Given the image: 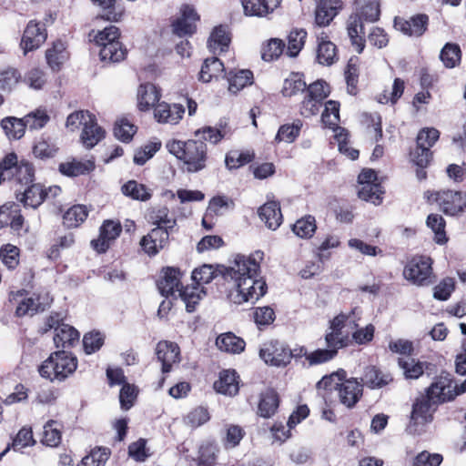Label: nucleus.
<instances>
[{"instance_id": "cd10ccee", "label": "nucleus", "mask_w": 466, "mask_h": 466, "mask_svg": "<svg viewBox=\"0 0 466 466\" xmlns=\"http://www.w3.org/2000/svg\"><path fill=\"white\" fill-rule=\"evenodd\" d=\"M160 98L157 86L151 83L139 86L137 91V107L140 111H148Z\"/></svg>"}, {"instance_id": "8fccbe9b", "label": "nucleus", "mask_w": 466, "mask_h": 466, "mask_svg": "<svg viewBox=\"0 0 466 466\" xmlns=\"http://www.w3.org/2000/svg\"><path fill=\"white\" fill-rule=\"evenodd\" d=\"M383 193L380 183H368L360 186L358 194L361 199L378 205L381 202Z\"/></svg>"}, {"instance_id": "3c124183", "label": "nucleus", "mask_w": 466, "mask_h": 466, "mask_svg": "<svg viewBox=\"0 0 466 466\" xmlns=\"http://www.w3.org/2000/svg\"><path fill=\"white\" fill-rule=\"evenodd\" d=\"M306 37L307 32L303 29H295L289 33L287 50L289 56L295 57L299 55L305 44Z\"/></svg>"}, {"instance_id": "774afa93", "label": "nucleus", "mask_w": 466, "mask_h": 466, "mask_svg": "<svg viewBox=\"0 0 466 466\" xmlns=\"http://www.w3.org/2000/svg\"><path fill=\"white\" fill-rule=\"evenodd\" d=\"M19 249L14 245L6 244L0 249V258L9 269H14L19 263Z\"/></svg>"}, {"instance_id": "0eeeda50", "label": "nucleus", "mask_w": 466, "mask_h": 466, "mask_svg": "<svg viewBox=\"0 0 466 466\" xmlns=\"http://www.w3.org/2000/svg\"><path fill=\"white\" fill-rule=\"evenodd\" d=\"M5 180H15L28 187L34 180V168L28 161L18 162L15 153L7 154L0 162V184Z\"/></svg>"}, {"instance_id": "72a5a7b5", "label": "nucleus", "mask_w": 466, "mask_h": 466, "mask_svg": "<svg viewBox=\"0 0 466 466\" xmlns=\"http://www.w3.org/2000/svg\"><path fill=\"white\" fill-rule=\"evenodd\" d=\"M228 91L238 93L253 83V73L248 69L230 71L228 75Z\"/></svg>"}, {"instance_id": "4be33fe9", "label": "nucleus", "mask_w": 466, "mask_h": 466, "mask_svg": "<svg viewBox=\"0 0 466 466\" xmlns=\"http://www.w3.org/2000/svg\"><path fill=\"white\" fill-rule=\"evenodd\" d=\"M340 0H320L315 12V22L319 26H326L337 15L341 8Z\"/></svg>"}, {"instance_id": "f03ea898", "label": "nucleus", "mask_w": 466, "mask_h": 466, "mask_svg": "<svg viewBox=\"0 0 466 466\" xmlns=\"http://www.w3.org/2000/svg\"><path fill=\"white\" fill-rule=\"evenodd\" d=\"M182 272L179 268L167 267L161 270L160 279L157 281V289L166 298H180L186 305L188 312L195 310L196 305L203 298L205 293L198 287H182Z\"/></svg>"}, {"instance_id": "9b49d317", "label": "nucleus", "mask_w": 466, "mask_h": 466, "mask_svg": "<svg viewBox=\"0 0 466 466\" xmlns=\"http://www.w3.org/2000/svg\"><path fill=\"white\" fill-rule=\"evenodd\" d=\"M26 291L20 289L9 294L10 301L17 302L15 315L18 318H32L35 314L45 310L48 303V298H43L41 295L33 294L31 297L24 298Z\"/></svg>"}, {"instance_id": "c756f323", "label": "nucleus", "mask_w": 466, "mask_h": 466, "mask_svg": "<svg viewBox=\"0 0 466 466\" xmlns=\"http://www.w3.org/2000/svg\"><path fill=\"white\" fill-rule=\"evenodd\" d=\"M95 168V163L92 160L79 161L75 158L63 162L59 165V171L66 177H78L91 172Z\"/></svg>"}, {"instance_id": "603ef678", "label": "nucleus", "mask_w": 466, "mask_h": 466, "mask_svg": "<svg viewBox=\"0 0 466 466\" xmlns=\"http://www.w3.org/2000/svg\"><path fill=\"white\" fill-rule=\"evenodd\" d=\"M405 88V82L400 78H395L390 91L385 89L383 93L379 96V102L381 104L391 103L396 104L399 98L402 96Z\"/></svg>"}, {"instance_id": "f8f14e48", "label": "nucleus", "mask_w": 466, "mask_h": 466, "mask_svg": "<svg viewBox=\"0 0 466 466\" xmlns=\"http://www.w3.org/2000/svg\"><path fill=\"white\" fill-rule=\"evenodd\" d=\"M461 391V385L453 384L450 375L438 377L427 390L426 396L431 400V402L437 405L445 401L453 400L457 395L464 393Z\"/></svg>"}, {"instance_id": "6ab92c4d", "label": "nucleus", "mask_w": 466, "mask_h": 466, "mask_svg": "<svg viewBox=\"0 0 466 466\" xmlns=\"http://www.w3.org/2000/svg\"><path fill=\"white\" fill-rule=\"evenodd\" d=\"M198 19L199 16L192 6H182L181 17L177 18L172 25L174 34L180 37L191 35L196 30V22Z\"/></svg>"}, {"instance_id": "a18cd8bd", "label": "nucleus", "mask_w": 466, "mask_h": 466, "mask_svg": "<svg viewBox=\"0 0 466 466\" xmlns=\"http://www.w3.org/2000/svg\"><path fill=\"white\" fill-rule=\"evenodd\" d=\"M219 449L215 442L207 441L203 443L198 451V466H213L217 460Z\"/></svg>"}, {"instance_id": "1a4fd4ad", "label": "nucleus", "mask_w": 466, "mask_h": 466, "mask_svg": "<svg viewBox=\"0 0 466 466\" xmlns=\"http://www.w3.org/2000/svg\"><path fill=\"white\" fill-rule=\"evenodd\" d=\"M329 85L323 80H317L309 84L300 103V115L304 117L317 115L322 106L323 100L329 95Z\"/></svg>"}, {"instance_id": "423d86ee", "label": "nucleus", "mask_w": 466, "mask_h": 466, "mask_svg": "<svg viewBox=\"0 0 466 466\" xmlns=\"http://www.w3.org/2000/svg\"><path fill=\"white\" fill-rule=\"evenodd\" d=\"M77 368V359L71 352L58 350L41 364L38 369L41 377L50 381H64L74 374Z\"/></svg>"}, {"instance_id": "b1692460", "label": "nucleus", "mask_w": 466, "mask_h": 466, "mask_svg": "<svg viewBox=\"0 0 466 466\" xmlns=\"http://www.w3.org/2000/svg\"><path fill=\"white\" fill-rule=\"evenodd\" d=\"M436 403L426 395L421 396L413 404L411 420L415 424H425L432 420L433 412L436 410Z\"/></svg>"}, {"instance_id": "473e14b6", "label": "nucleus", "mask_w": 466, "mask_h": 466, "mask_svg": "<svg viewBox=\"0 0 466 466\" xmlns=\"http://www.w3.org/2000/svg\"><path fill=\"white\" fill-rule=\"evenodd\" d=\"M68 54L65 44L61 40L53 43L52 47L46 52V58L48 66L54 71L60 69L61 65L67 59Z\"/></svg>"}, {"instance_id": "0e129e2a", "label": "nucleus", "mask_w": 466, "mask_h": 466, "mask_svg": "<svg viewBox=\"0 0 466 466\" xmlns=\"http://www.w3.org/2000/svg\"><path fill=\"white\" fill-rule=\"evenodd\" d=\"M245 435L244 430L238 425H228L226 428L223 445L226 449L237 447Z\"/></svg>"}, {"instance_id": "c85d7f7f", "label": "nucleus", "mask_w": 466, "mask_h": 466, "mask_svg": "<svg viewBox=\"0 0 466 466\" xmlns=\"http://www.w3.org/2000/svg\"><path fill=\"white\" fill-rule=\"evenodd\" d=\"M316 59L322 66H331L338 60L337 47L327 37H318Z\"/></svg>"}, {"instance_id": "aec40b11", "label": "nucleus", "mask_w": 466, "mask_h": 466, "mask_svg": "<svg viewBox=\"0 0 466 466\" xmlns=\"http://www.w3.org/2000/svg\"><path fill=\"white\" fill-rule=\"evenodd\" d=\"M157 360L162 363V371L169 372L173 364L180 361L179 347L173 342L160 341L156 348Z\"/></svg>"}, {"instance_id": "412c9836", "label": "nucleus", "mask_w": 466, "mask_h": 466, "mask_svg": "<svg viewBox=\"0 0 466 466\" xmlns=\"http://www.w3.org/2000/svg\"><path fill=\"white\" fill-rule=\"evenodd\" d=\"M428 20L426 15H417L410 20L397 17L394 20V26L409 36H420L426 31Z\"/></svg>"}, {"instance_id": "49530a36", "label": "nucleus", "mask_w": 466, "mask_h": 466, "mask_svg": "<svg viewBox=\"0 0 466 466\" xmlns=\"http://www.w3.org/2000/svg\"><path fill=\"white\" fill-rule=\"evenodd\" d=\"M302 122L299 119L295 120L291 125H283L279 128L275 140L292 143L299 137Z\"/></svg>"}, {"instance_id": "e433bc0d", "label": "nucleus", "mask_w": 466, "mask_h": 466, "mask_svg": "<svg viewBox=\"0 0 466 466\" xmlns=\"http://www.w3.org/2000/svg\"><path fill=\"white\" fill-rule=\"evenodd\" d=\"M308 86L299 73H290L285 78L282 86V95L287 97L297 96L300 92L307 91Z\"/></svg>"}, {"instance_id": "c03bdc74", "label": "nucleus", "mask_w": 466, "mask_h": 466, "mask_svg": "<svg viewBox=\"0 0 466 466\" xmlns=\"http://www.w3.org/2000/svg\"><path fill=\"white\" fill-rule=\"evenodd\" d=\"M399 366L402 370L406 379H418L425 370V363L417 361L414 359H399Z\"/></svg>"}, {"instance_id": "052dcab7", "label": "nucleus", "mask_w": 466, "mask_h": 466, "mask_svg": "<svg viewBox=\"0 0 466 466\" xmlns=\"http://www.w3.org/2000/svg\"><path fill=\"white\" fill-rule=\"evenodd\" d=\"M427 225L435 233V241L438 244H444L447 241L445 235V220L439 214H431L427 218Z\"/></svg>"}, {"instance_id": "4d7b16f0", "label": "nucleus", "mask_w": 466, "mask_h": 466, "mask_svg": "<svg viewBox=\"0 0 466 466\" xmlns=\"http://www.w3.org/2000/svg\"><path fill=\"white\" fill-rule=\"evenodd\" d=\"M285 44L279 38H271L262 47L261 56L265 61L278 59L284 51Z\"/></svg>"}, {"instance_id": "f257e3e1", "label": "nucleus", "mask_w": 466, "mask_h": 466, "mask_svg": "<svg viewBox=\"0 0 466 466\" xmlns=\"http://www.w3.org/2000/svg\"><path fill=\"white\" fill-rule=\"evenodd\" d=\"M263 252L257 251L253 257L238 255L232 264L226 268L224 279L228 283V299L234 304H242L258 299L266 293V282L258 279L259 263Z\"/></svg>"}, {"instance_id": "58836bf2", "label": "nucleus", "mask_w": 466, "mask_h": 466, "mask_svg": "<svg viewBox=\"0 0 466 466\" xmlns=\"http://www.w3.org/2000/svg\"><path fill=\"white\" fill-rule=\"evenodd\" d=\"M216 343L220 350L231 353H240L244 350L246 345L241 338L231 332L219 336Z\"/></svg>"}, {"instance_id": "6e6552de", "label": "nucleus", "mask_w": 466, "mask_h": 466, "mask_svg": "<svg viewBox=\"0 0 466 466\" xmlns=\"http://www.w3.org/2000/svg\"><path fill=\"white\" fill-rule=\"evenodd\" d=\"M305 353V348L299 349V353L292 352L291 350L283 342L279 340H269L261 346L259 357L268 365L274 367H285L293 358L302 357Z\"/></svg>"}, {"instance_id": "7c9ffc66", "label": "nucleus", "mask_w": 466, "mask_h": 466, "mask_svg": "<svg viewBox=\"0 0 466 466\" xmlns=\"http://www.w3.org/2000/svg\"><path fill=\"white\" fill-rule=\"evenodd\" d=\"M362 381L371 389H379L392 381L390 373L384 372L374 366L367 367L364 371Z\"/></svg>"}, {"instance_id": "7ed1b4c3", "label": "nucleus", "mask_w": 466, "mask_h": 466, "mask_svg": "<svg viewBox=\"0 0 466 466\" xmlns=\"http://www.w3.org/2000/svg\"><path fill=\"white\" fill-rule=\"evenodd\" d=\"M170 154L182 161L187 173H198L208 167L209 156L207 144L200 139H172L166 144Z\"/></svg>"}, {"instance_id": "de8ad7c7", "label": "nucleus", "mask_w": 466, "mask_h": 466, "mask_svg": "<svg viewBox=\"0 0 466 466\" xmlns=\"http://www.w3.org/2000/svg\"><path fill=\"white\" fill-rule=\"evenodd\" d=\"M314 217L308 215L296 221L292 227L293 232L301 238H309L316 230Z\"/></svg>"}, {"instance_id": "39448f33", "label": "nucleus", "mask_w": 466, "mask_h": 466, "mask_svg": "<svg viewBox=\"0 0 466 466\" xmlns=\"http://www.w3.org/2000/svg\"><path fill=\"white\" fill-rule=\"evenodd\" d=\"M346 372L339 370L329 376H324L318 383L319 388L338 390L339 401L347 408H352L362 395L363 384L357 379L346 380Z\"/></svg>"}, {"instance_id": "864d4df0", "label": "nucleus", "mask_w": 466, "mask_h": 466, "mask_svg": "<svg viewBox=\"0 0 466 466\" xmlns=\"http://www.w3.org/2000/svg\"><path fill=\"white\" fill-rule=\"evenodd\" d=\"M23 118L25 127L29 129L35 130L43 128L50 119L46 110L43 108H37L25 116Z\"/></svg>"}, {"instance_id": "20e7f679", "label": "nucleus", "mask_w": 466, "mask_h": 466, "mask_svg": "<svg viewBox=\"0 0 466 466\" xmlns=\"http://www.w3.org/2000/svg\"><path fill=\"white\" fill-rule=\"evenodd\" d=\"M356 13L350 16L348 21V35L356 51L361 53L364 49V28L362 19L369 22H375L379 19L380 0H356Z\"/></svg>"}, {"instance_id": "79ce46f5", "label": "nucleus", "mask_w": 466, "mask_h": 466, "mask_svg": "<svg viewBox=\"0 0 466 466\" xmlns=\"http://www.w3.org/2000/svg\"><path fill=\"white\" fill-rule=\"evenodd\" d=\"M230 42V37L223 26L216 27L210 35L208 41V48L211 52H224Z\"/></svg>"}, {"instance_id": "5fc2aeb1", "label": "nucleus", "mask_w": 466, "mask_h": 466, "mask_svg": "<svg viewBox=\"0 0 466 466\" xmlns=\"http://www.w3.org/2000/svg\"><path fill=\"white\" fill-rule=\"evenodd\" d=\"M110 451L106 448H96L84 457L77 466H104L108 460Z\"/></svg>"}, {"instance_id": "393cba45", "label": "nucleus", "mask_w": 466, "mask_h": 466, "mask_svg": "<svg viewBox=\"0 0 466 466\" xmlns=\"http://www.w3.org/2000/svg\"><path fill=\"white\" fill-rule=\"evenodd\" d=\"M46 198H48V193L40 184H33L28 186L24 192H16V199L25 207L32 208L39 207Z\"/></svg>"}, {"instance_id": "a211bd4d", "label": "nucleus", "mask_w": 466, "mask_h": 466, "mask_svg": "<svg viewBox=\"0 0 466 466\" xmlns=\"http://www.w3.org/2000/svg\"><path fill=\"white\" fill-rule=\"evenodd\" d=\"M185 113V108L180 104L157 103L154 108V117L161 124L176 125Z\"/></svg>"}, {"instance_id": "a878e982", "label": "nucleus", "mask_w": 466, "mask_h": 466, "mask_svg": "<svg viewBox=\"0 0 466 466\" xmlns=\"http://www.w3.org/2000/svg\"><path fill=\"white\" fill-rule=\"evenodd\" d=\"M214 389L217 392L234 396L238 392V380L235 370H223L219 374V379L215 381Z\"/></svg>"}, {"instance_id": "9d476101", "label": "nucleus", "mask_w": 466, "mask_h": 466, "mask_svg": "<svg viewBox=\"0 0 466 466\" xmlns=\"http://www.w3.org/2000/svg\"><path fill=\"white\" fill-rule=\"evenodd\" d=\"M431 259L424 256H417L407 262L403 269V277L417 286H428L432 282Z\"/></svg>"}, {"instance_id": "e2e57ef3", "label": "nucleus", "mask_w": 466, "mask_h": 466, "mask_svg": "<svg viewBox=\"0 0 466 466\" xmlns=\"http://www.w3.org/2000/svg\"><path fill=\"white\" fill-rule=\"evenodd\" d=\"M440 57L446 67H454L461 59V49L454 44H446L442 48Z\"/></svg>"}, {"instance_id": "680f3d73", "label": "nucleus", "mask_w": 466, "mask_h": 466, "mask_svg": "<svg viewBox=\"0 0 466 466\" xmlns=\"http://www.w3.org/2000/svg\"><path fill=\"white\" fill-rule=\"evenodd\" d=\"M119 35V29L115 25H110L104 30L98 31L94 36V42L102 48L113 42H118Z\"/></svg>"}, {"instance_id": "5701e85b", "label": "nucleus", "mask_w": 466, "mask_h": 466, "mask_svg": "<svg viewBox=\"0 0 466 466\" xmlns=\"http://www.w3.org/2000/svg\"><path fill=\"white\" fill-rule=\"evenodd\" d=\"M330 331L325 336L327 347L335 350L346 347L350 341V330L344 325V322H331Z\"/></svg>"}, {"instance_id": "c9c22d12", "label": "nucleus", "mask_w": 466, "mask_h": 466, "mask_svg": "<svg viewBox=\"0 0 466 466\" xmlns=\"http://www.w3.org/2000/svg\"><path fill=\"white\" fill-rule=\"evenodd\" d=\"M104 130L97 126L96 118L92 115V120L87 121L83 127L81 140L85 147L91 148L104 137Z\"/></svg>"}, {"instance_id": "4468645a", "label": "nucleus", "mask_w": 466, "mask_h": 466, "mask_svg": "<svg viewBox=\"0 0 466 466\" xmlns=\"http://www.w3.org/2000/svg\"><path fill=\"white\" fill-rule=\"evenodd\" d=\"M169 234L167 228L156 227L141 238L140 246L148 256H155L167 246Z\"/></svg>"}, {"instance_id": "338daca9", "label": "nucleus", "mask_w": 466, "mask_h": 466, "mask_svg": "<svg viewBox=\"0 0 466 466\" xmlns=\"http://www.w3.org/2000/svg\"><path fill=\"white\" fill-rule=\"evenodd\" d=\"M244 14L249 16H265L271 11L262 0H241Z\"/></svg>"}, {"instance_id": "69168bd1", "label": "nucleus", "mask_w": 466, "mask_h": 466, "mask_svg": "<svg viewBox=\"0 0 466 466\" xmlns=\"http://www.w3.org/2000/svg\"><path fill=\"white\" fill-rule=\"evenodd\" d=\"M254 155L249 152L230 151L227 154L225 163L228 169L238 168L252 161Z\"/></svg>"}, {"instance_id": "f3484780", "label": "nucleus", "mask_w": 466, "mask_h": 466, "mask_svg": "<svg viewBox=\"0 0 466 466\" xmlns=\"http://www.w3.org/2000/svg\"><path fill=\"white\" fill-rule=\"evenodd\" d=\"M50 325L54 329V343L56 348H71L79 342L80 333L73 326L66 322H53Z\"/></svg>"}, {"instance_id": "bf43d9fd", "label": "nucleus", "mask_w": 466, "mask_h": 466, "mask_svg": "<svg viewBox=\"0 0 466 466\" xmlns=\"http://www.w3.org/2000/svg\"><path fill=\"white\" fill-rule=\"evenodd\" d=\"M122 192L133 199L147 200L150 198L151 194L147 191V187L137 183L135 180H130L122 187Z\"/></svg>"}, {"instance_id": "ddd939ff", "label": "nucleus", "mask_w": 466, "mask_h": 466, "mask_svg": "<svg viewBox=\"0 0 466 466\" xmlns=\"http://www.w3.org/2000/svg\"><path fill=\"white\" fill-rule=\"evenodd\" d=\"M441 209L447 215L454 216L466 207V193L462 191L442 190L435 198Z\"/></svg>"}, {"instance_id": "4c0bfd02", "label": "nucleus", "mask_w": 466, "mask_h": 466, "mask_svg": "<svg viewBox=\"0 0 466 466\" xmlns=\"http://www.w3.org/2000/svg\"><path fill=\"white\" fill-rule=\"evenodd\" d=\"M1 127L3 128L8 139H20L25 131V124L24 118L15 116H7L1 120Z\"/></svg>"}, {"instance_id": "37998d69", "label": "nucleus", "mask_w": 466, "mask_h": 466, "mask_svg": "<svg viewBox=\"0 0 466 466\" xmlns=\"http://www.w3.org/2000/svg\"><path fill=\"white\" fill-rule=\"evenodd\" d=\"M61 441V425L56 420H48L44 425L42 442L49 447H56Z\"/></svg>"}, {"instance_id": "dca6fc26", "label": "nucleus", "mask_w": 466, "mask_h": 466, "mask_svg": "<svg viewBox=\"0 0 466 466\" xmlns=\"http://www.w3.org/2000/svg\"><path fill=\"white\" fill-rule=\"evenodd\" d=\"M47 34L44 25L35 21H30L22 36L20 43L24 54L37 49L46 40Z\"/></svg>"}, {"instance_id": "6e6d98bb", "label": "nucleus", "mask_w": 466, "mask_h": 466, "mask_svg": "<svg viewBox=\"0 0 466 466\" xmlns=\"http://www.w3.org/2000/svg\"><path fill=\"white\" fill-rule=\"evenodd\" d=\"M58 151V147L52 142L40 138L33 147V154L36 158L45 160L54 157Z\"/></svg>"}, {"instance_id": "f704fd0d", "label": "nucleus", "mask_w": 466, "mask_h": 466, "mask_svg": "<svg viewBox=\"0 0 466 466\" xmlns=\"http://www.w3.org/2000/svg\"><path fill=\"white\" fill-rule=\"evenodd\" d=\"M279 403V396L274 390H265L260 396L258 414L263 418H270L277 411Z\"/></svg>"}, {"instance_id": "bb28decb", "label": "nucleus", "mask_w": 466, "mask_h": 466, "mask_svg": "<svg viewBox=\"0 0 466 466\" xmlns=\"http://www.w3.org/2000/svg\"><path fill=\"white\" fill-rule=\"evenodd\" d=\"M258 216L270 229H277L282 222L280 206L276 201L265 203L258 210Z\"/></svg>"}, {"instance_id": "2f4dec72", "label": "nucleus", "mask_w": 466, "mask_h": 466, "mask_svg": "<svg viewBox=\"0 0 466 466\" xmlns=\"http://www.w3.org/2000/svg\"><path fill=\"white\" fill-rule=\"evenodd\" d=\"M224 72V65L218 58H207L199 72V80L204 83H208L223 76Z\"/></svg>"}, {"instance_id": "2eb2a0df", "label": "nucleus", "mask_w": 466, "mask_h": 466, "mask_svg": "<svg viewBox=\"0 0 466 466\" xmlns=\"http://www.w3.org/2000/svg\"><path fill=\"white\" fill-rule=\"evenodd\" d=\"M121 231L122 226L120 222L110 219L106 220L100 227L98 238L91 241V246L98 253L106 252L111 242L120 235Z\"/></svg>"}, {"instance_id": "a19ab883", "label": "nucleus", "mask_w": 466, "mask_h": 466, "mask_svg": "<svg viewBox=\"0 0 466 466\" xmlns=\"http://www.w3.org/2000/svg\"><path fill=\"white\" fill-rule=\"evenodd\" d=\"M88 211L84 205H75L68 208L63 216V223L66 228H76L87 218Z\"/></svg>"}, {"instance_id": "09e8293b", "label": "nucleus", "mask_w": 466, "mask_h": 466, "mask_svg": "<svg viewBox=\"0 0 466 466\" xmlns=\"http://www.w3.org/2000/svg\"><path fill=\"white\" fill-rule=\"evenodd\" d=\"M136 132L137 127L127 117H121L115 123L114 135L123 142L130 141Z\"/></svg>"}, {"instance_id": "13d9d810", "label": "nucleus", "mask_w": 466, "mask_h": 466, "mask_svg": "<svg viewBox=\"0 0 466 466\" xmlns=\"http://www.w3.org/2000/svg\"><path fill=\"white\" fill-rule=\"evenodd\" d=\"M336 350L329 348L319 349L312 352L308 353L305 349V353L302 354L308 360L310 366L323 364L331 360L336 356Z\"/></svg>"}, {"instance_id": "ea45409f", "label": "nucleus", "mask_w": 466, "mask_h": 466, "mask_svg": "<svg viewBox=\"0 0 466 466\" xmlns=\"http://www.w3.org/2000/svg\"><path fill=\"white\" fill-rule=\"evenodd\" d=\"M127 49L120 41L113 42L109 46H105L99 50V56L102 61L108 63H118L125 59Z\"/></svg>"}]
</instances>
